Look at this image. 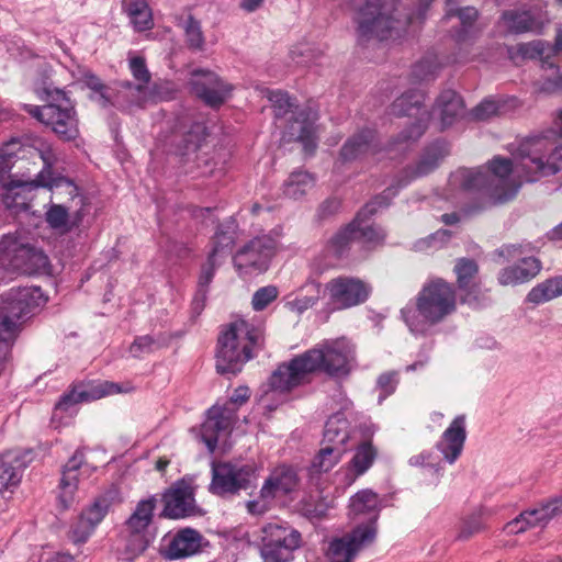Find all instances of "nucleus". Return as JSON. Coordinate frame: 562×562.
Listing matches in <instances>:
<instances>
[{
  "instance_id": "obj_1",
  "label": "nucleus",
  "mask_w": 562,
  "mask_h": 562,
  "mask_svg": "<svg viewBox=\"0 0 562 562\" xmlns=\"http://www.w3.org/2000/svg\"><path fill=\"white\" fill-rule=\"evenodd\" d=\"M538 137H546L553 143L552 149L544 151L543 161H546L555 146H562L559 142L562 137V110L557 112L552 128L528 137L519 144L514 159L495 156L486 166L474 169L460 168L452 172L445 190V199L453 205H459L470 193L483 194L497 203L513 199L522 183L528 182L527 175L532 169V164L524 153L525 145Z\"/></svg>"
},
{
  "instance_id": "obj_2",
  "label": "nucleus",
  "mask_w": 562,
  "mask_h": 562,
  "mask_svg": "<svg viewBox=\"0 0 562 562\" xmlns=\"http://www.w3.org/2000/svg\"><path fill=\"white\" fill-rule=\"evenodd\" d=\"M356 367V346L351 340L346 337L324 339L280 364L270 376V387L283 393L310 382L315 373L341 379Z\"/></svg>"
},
{
  "instance_id": "obj_3",
  "label": "nucleus",
  "mask_w": 562,
  "mask_h": 562,
  "mask_svg": "<svg viewBox=\"0 0 562 562\" xmlns=\"http://www.w3.org/2000/svg\"><path fill=\"white\" fill-rule=\"evenodd\" d=\"M448 154L445 142L438 140L425 149L414 168L404 169L395 184L389 187L381 196L366 204L356 215L353 222L356 240L368 248H374L384 243L386 233L380 226L370 222L378 206H386L387 200L397 194L398 190L408 186L413 180L426 176L436 169L440 160Z\"/></svg>"
},
{
  "instance_id": "obj_4",
  "label": "nucleus",
  "mask_w": 562,
  "mask_h": 562,
  "mask_svg": "<svg viewBox=\"0 0 562 562\" xmlns=\"http://www.w3.org/2000/svg\"><path fill=\"white\" fill-rule=\"evenodd\" d=\"M432 1L419 0L417 11L406 15L403 20L392 15V13L400 11L394 0L367 2L359 8L356 14L359 37L367 41L371 38L379 41L401 38L407 33L408 27H412L415 23H420L426 18V11Z\"/></svg>"
},
{
  "instance_id": "obj_5",
  "label": "nucleus",
  "mask_w": 562,
  "mask_h": 562,
  "mask_svg": "<svg viewBox=\"0 0 562 562\" xmlns=\"http://www.w3.org/2000/svg\"><path fill=\"white\" fill-rule=\"evenodd\" d=\"M457 307L453 286L443 279H432L425 283L415 304H407L401 315L413 334H424L429 327L440 323Z\"/></svg>"
},
{
  "instance_id": "obj_6",
  "label": "nucleus",
  "mask_w": 562,
  "mask_h": 562,
  "mask_svg": "<svg viewBox=\"0 0 562 562\" xmlns=\"http://www.w3.org/2000/svg\"><path fill=\"white\" fill-rule=\"evenodd\" d=\"M47 299L37 286L12 289L0 305V374L7 369L11 341L20 325L36 310L45 305Z\"/></svg>"
},
{
  "instance_id": "obj_7",
  "label": "nucleus",
  "mask_w": 562,
  "mask_h": 562,
  "mask_svg": "<svg viewBox=\"0 0 562 562\" xmlns=\"http://www.w3.org/2000/svg\"><path fill=\"white\" fill-rule=\"evenodd\" d=\"M262 341V329L246 319H237L222 330L216 350V369L222 374H236L254 357Z\"/></svg>"
},
{
  "instance_id": "obj_8",
  "label": "nucleus",
  "mask_w": 562,
  "mask_h": 562,
  "mask_svg": "<svg viewBox=\"0 0 562 562\" xmlns=\"http://www.w3.org/2000/svg\"><path fill=\"white\" fill-rule=\"evenodd\" d=\"M267 98L272 104L276 117L280 119L291 112L289 125L283 134L284 140H297L303 145L306 154H312L317 146L318 126L315 122L318 119L316 109L312 105L296 106L286 92L281 90H268Z\"/></svg>"
},
{
  "instance_id": "obj_9",
  "label": "nucleus",
  "mask_w": 562,
  "mask_h": 562,
  "mask_svg": "<svg viewBox=\"0 0 562 562\" xmlns=\"http://www.w3.org/2000/svg\"><path fill=\"white\" fill-rule=\"evenodd\" d=\"M47 101L43 106L25 105V110L49 126L60 138L71 140L79 135L78 120L67 93L57 88H45L41 94Z\"/></svg>"
},
{
  "instance_id": "obj_10",
  "label": "nucleus",
  "mask_w": 562,
  "mask_h": 562,
  "mask_svg": "<svg viewBox=\"0 0 562 562\" xmlns=\"http://www.w3.org/2000/svg\"><path fill=\"white\" fill-rule=\"evenodd\" d=\"M249 396V389L240 385L233 391L229 400L224 405L216 403L207 411L206 418L200 427L199 436L210 452H214L217 443L228 437L236 418L237 408L246 403Z\"/></svg>"
},
{
  "instance_id": "obj_11",
  "label": "nucleus",
  "mask_w": 562,
  "mask_h": 562,
  "mask_svg": "<svg viewBox=\"0 0 562 562\" xmlns=\"http://www.w3.org/2000/svg\"><path fill=\"white\" fill-rule=\"evenodd\" d=\"M155 507V497L142 499L124 522L120 535L123 559L134 561L148 548L150 542L148 528L154 518Z\"/></svg>"
},
{
  "instance_id": "obj_12",
  "label": "nucleus",
  "mask_w": 562,
  "mask_h": 562,
  "mask_svg": "<svg viewBox=\"0 0 562 562\" xmlns=\"http://www.w3.org/2000/svg\"><path fill=\"white\" fill-rule=\"evenodd\" d=\"M302 544V535L284 522H269L261 529L262 562H290Z\"/></svg>"
},
{
  "instance_id": "obj_13",
  "label": "nucleus",
  "mask_w": 562,
  "mask_h": 562,
  "mask_svg": "<svg viewBox=\"0 0 562 562\" xmlns=\"http://www.w3.org/2000/svg\"><path fill=\"white\" fill-rule=\"evenodd\" d=\"M279 236V233L258 236L241 247L233 257L238 274L246 278L267 271L278 250Z\"/></svg>"
},
{
  "instance_id": "obj_14",
  "label": "nucleus",
  "mask_w": 562,
  "mask_h": 562,
  "mask_svg": "<svg viewBox=\"0 0 562 562\" xmlns=\"http://www.w3.org/2000/svg\"><path fill=\"white\" fill-rule=\"evenodd\" d=\"M236 222L229 217L216 231L213 239V248L209 255L207 261L203 265L199 277V290L193 301L194 311L200 313L206 295V288L213 280L215 269L231 254L236 239Z\"/></svg>"
},
{
  "instance_id": "obj_15",
  "label": "nucleus",
  "mask_w": 562,
  "mask_h": 562,
  "mask_svg": "<svg viewBox=\"0 0 562 562\" xmlns=\"http://www.w3.org/2000/svg\"><path fill=\"white\" fill-rule=\"evenodd\" d=\"M30 147H32L43 161V169L36 175L35 186L47 188L53 195H67L70 200L79 196V188L75 182L63 176H55L53 168L59 160V155L53 146L42 138H33Z\"/></svg>"
},
{
  "instance_id": "obj_16",
  "label": "nucleus",
  "mask_w": 562,
  "mask_h": 562,
  "mask_svg": "<svg viewBox=\"0 0 562 562\" xmlns=\"http://www.w3.org/2000/svg\"><path fill=\"white\" fill-rule=\"evenodd\" d=\"M128 68L136 82L124 81L120 83L115 92V103L122 109L145 106L155 98L149 86L150 72L146 66L145 59L136 55L130 56Z\"/></svg>"
},
{
  "instance_id": "obj_17",
  "label": "nucleus",
  "mask_w": 562,
  "mask_h": 562,
  "mask_svg": "<svg viewBox=\"0 0 562 562\" xmlns=\"http://www.w3.org/2000/svg\"><path fill=\"white\" fill-rule=\"evenodd\" d=\"M508 55L514 61L518 57L522 59L540 58L542 68L547 74L538 83V90L544 93H553L562 89V74H560L559 68L553 63L549 61L552 56L557 55L554 53V44L550 45L540 40L521 43L508 48Z\"/></svg>"
},
{
  "instance_id": "obj_18",
  "label": "nucleus",
  "mask_w": 562,
  "mask_h": 562,
  "mask_svg": "<svg viewBox=\"0 0 562 562\" xmlns=\"http://www.w3.org/2000/svg\"><path fill=\"white\" fill-rule=\"evenodd\" d=\"M535 250L530 244L507 245L501 248L499 255L509 260H516L517 263L504 268L498 273V282L502 285H516L529 281L541 270L540 261L529 256Z\"/></svg>"
},
{
  "instance_id": "obj_19",
  "label": "nucleus",
  "mask_w": 562,
  "mask_h": 562,
  "mask_svg": "<svg viewBox=\"0 0 562 562\" xmlns=\"http://www.w3.org/2000/svg\"><path fill=\"white\" fill-rule=\"evenodd\" d=\"M117 498V492L106 490L93 498L81 510L78 520L70 527L69 538L74 543H86L109 514Z\"/></svg>"
},
{
  "instance_id": "obj_20",
  "label": "nucleus",
  "mask_w": 562,
  "mask_h": 562,
  "mask_svg": "<svg viewBox=\"0 0 562 562\" xmlns=\"http://www.w3.org/2000/svg\"><path fill=\"white\" fill-rule=\"evenodd\" d=\"M424 95L417 91H409L397 98L392 104V113L397 116H417V120L407 131H403L398 139L392 145L394 150L405 149L409 143L417 140L426 130L429 113L422 110ZM390 149V151H392Z\"/></svg>"
},
{
  "instance_id": "obj_21",
  "label": "nucleus",
  "mask_w": 562,
  "mask_h": 562,
  "mask_svg": "<svg viewBox=\"0 0 562 562\" xmlns=\"http://www.w3.org/2000/svg\"><path fill=\"white\" fill-rule=\"evenodd\" d=\"M296 485L297 475L292 468L286 465L276 468L265 481L259 497L247 503L248 512L252 515L265 514L274 498L292 492Z\"/></svg>"
},
{
  "instance_id": "obj_22",
  "label": "nucleus",
  "mask_w": 562,
  "mask_h": 562,
  "mask_svg": "<svg viewBox=\"0 0 562 562\" xmlns=\"http://www.w3.org/2000/svg\"><path fill=\"white\" fill-rule=\"evenodd\" d=\"M130 390V387L123 389L120 384L109 381L77 384L70 392L64 394L55 405L53 418H56L59 413L64 412L72 415L76 413V405L79 403H89L109 395L128 392Z\"/></svg>"
},
{
  "instance_id": "obj_23",
  "label": "nucleus",
  "mask_w": 562,
  "mask_h": 562,
  "mask_svg": "<svg viewBox=\"0 0 562 562\" xmlns=\"http://www.w3.org/2000/svg\"><path fill=\"white\" fill-rule=\"evenodd\" d=\"M255 471L252 464L213 463L210 490L216 495L234 494L245 490L251 483Z\"/></svg>"
},
{
  "instance_id": "obj_24",
  "label": "nucleus",
  "mask_w": 562,
  "mask_h": 562,
  "mask_svg": "<svg viewBox=\"0 0 562 562\" xmlns=\"http://www.w3.org/2000/svg\"><path fill=\"white\" fill-rule=\"evenodd\" d=\"M371 290L370 284L353 277H338L325 285L329 303L336 310H346L364 303Z\"/></svg>"
},
{
  "instance_id": "obj_25",
  "label": "nucleus",
  "mask_w": 562,
  "mask_h": 562,
  "mask_svg": "<svg viewBox=\"0 0 562 562\" xmlns=\"http://www.w3.org/2000/svg\"><path fill=\"white\" fill-rule=\"evenodd\" d=\"M553 143L546 137L531 139L525 145L524 153L528 161L532 164L531 171L527 175V181H537L541 177L557 173L562 169V146H555L549 158L543 161L544 151L552 149Z\"/></svg>"
},
{
  "instance_id": "obj_26",
  "label": "nucleus",
  "mask_w": 562,
  "mask_h": 562,
  "mask_svg": "<svg viewBox=\"0 0 562 562\" xmlns=\"http://www.w3.org/2000/svg\"><path fill=\"white\" fill-rule=\"evenodd\" d=\"M190 86L192 92L210 106L224 103L233 91V86L221 79L215 72L204 69L192 71Z\"/></svg>"
},
{
  "instance_id": "obj_27",
  "label": "nucleus",
  "mask_w": 562,
  "mask_h": 562,
  "mask_svg": "<svg viewBox=\"0 0 562 562\" xmlns=\"http://www.w3.org/2000/svg\"><path fill=\"white\" fill-rule=\"evenodd\" d=\"M29 259L38 270L45 271L49 266L48 257L42 251L29 247L19 235H5L0 240V265L19 267L21 261Z\"/></svg>"
},
{
  "instance_id": "obj_28",
  "label": "nucleus",
  "mask_w": 562,
  "mask_h": 562,
  "mask_svg": "<svg viewBox=\"0 0 562 562\" xmlns=\"http://www.w3.org/2000/svg\"><path fill=\"white\" fill-rule=\"evenodd\" d=\"M561 515L562 498H552L538 507L521 513L505 526V531L515 535L531 528H543L550 520Z\"/></svg>"
},
{
  "instance_id": "obj_29",
  "label": "nucleus",
  "mask_w": 562,
  "mask_h": 562,
  "mask_svg": "<svg viewBox=\"0 0 562 562\" xmlns=\"http://www.w3.org/2000/svg\"><path fill=\"white\" fill-rule=\"evenodd\" d=\"M92 468L83 463V453L77 450L64 467L58 485L57 501L63 509H68L76 501L80 479L88 476Z\"/></svg>"
},
{
  "instance_id": "obj_30",
  "label": "nucleus",
  "mask_w": 562,
  "mask_h": 562,
  "mask_svg": "<svg viewBox=\"0 0 562 562\" xmlns=\"http://www.w3.org/2000/svg\"><path fill=\"white\" fill-rule=\"evenodd\" d=\"M382 507V498L370 488L361 490L352 495L349 499V517L357 524L355 528L370 526L375 536L376 521Z\"/></svg>"
},
{
  "instance_id": "obj_31",
  "label": "nucleus",
  "mask_w": 562,
  "mask_h": 562,
  "mask_svg": "<svg viewBox=\"0 0 562 562\" xmlns=\"http://www.w3.org/2000/svg\"><path fill=\"white\" fill-rule=\"evenodd\" d=\"M373 540L374 532L370 526L353 528L350 533L336 538L329 543L328 559L331 562H351L358 551L372 543Z\"/></svg>"
},
{
  "instance_id": "obj_32",
  "label": "nucleus",
  "mask_w": 562,
  "mask_h": 562,
  "mask_svg": "<svg viewBox=\"0 0 562 562\" xmlns=\"http://www.w3.org/2000/svg\"><path fill=\"white\" fill-rule=\"evenodd\" d=\"M203 536L195 529L182 528L165 538L164 555L169 560L192 557L202 550Z\"/></svg>"
},
{
  "instance_id": "obj_33",
  "label": "nucleus",
  "mask_w": 562,
  "mask_h": 562,
  "mask_svg": "<svg viewBox=\"0 0 562 562\" xmlns=\"http://www.w3.org/2000/svg\"><path fill=\"white\" fill-rule=\"evenodd\" d=\"M465 438V418L460 415L457 416L443 431L436 448L449 464H453L462 453Z\"/></svg>"
},
{
  "instance_id": "obj_34",
  "label": "nucleus",
  "mask_w": 562,
  "mask_h": 562,
  "mask_svg": "<svg viewBox=\"0 0 562 562\" xmlns=\"http://www.w3.org/2000/svg\"><path fill=\"white\" fill-rule=\"evenodd\" d=\"M164 514L168 518H183L194 512V496L192 488L184 483L175 484L164 495Z\"/></svg>"
},
{
  "instance_id": "obj_35",
  "label": "nucleus",
  "mask_w": 562,
  "mask_h": 562,
  "mask_svg": "<svg viewBox=\"0 0 562 562\" xmlns=\"http://www.w3.org/2000/svg\"><path fill=\"white\" fill-rule=\"evenodd\" d=\"M376 453V449L371 442L366 441L359 445L348 467L337 472L338 480L345 486L353 484L359 476L363 475L372 467Z\"/></svg>"
},
{
  "instance_id": "obj_36",
  "label": "nucleus",
  "mask_w": 562,
  "mask_h": 562,
  "mask_svg": "<svg viewBox=\"0 0 562 562\" xmlns=\"http://www.w3.org/2000/svg\"><path fill=\"white\" fill-rule=\"evenodd\" d=\"M36 177L32 180H21L15 177L0 176V184L3 188L2 201L8 209L25 210L29 206V196L32 190L41 188L35 186Z\"/></svg>"
},
{
  "instance_id": "obj_37",
  "label": "nucleus",
  "mask_w": 562,
  "mask_h": 562,
  "mask_svg": "<svg viewBox=\"0 0 562 562\" xmlns=\"http://www.w3.org/2000/svg\"><path fill=\"white\" fill-rule=\"evenodd\" d=\"M379 151L375 142V133L372 130H362L347 139L340 150L342 161H352L369 156H375Z\"/></svg>"
},
{
  "instance_id": "obj_38",
  "label": "nucleus",
  "mask_w": 562,
  "mask_h": 562,
  "mask_svg": "<svg viewBox=\"0 0 562 562\" xmlns=\"http://www.w3.org/2000/svg\"><path fill=\"white\" fill-rule=\"evenodd\" d=\"M502 20L507 31L524 33L539 31L547 21V16L541 10L535 12L507 11L503 14Z\"/></svg>"
},
{
  "instance_id": "obj_39",
  "label": "nucleus",
  "mask_w": 562,
  "mask_h": 562,
  "mask_svg": "<svg viewBox=\"0 0 562 562\" xmlns=\"http://www.w3.org/2000/svg\"><path fill=\"white\" fill-rule=\"evenodd\" d=\"M432 114L439 116L442 127L450 126L464 114V106L460 95L453 90L442 91L436 101Z\"/></svg>"
},
{
  "instance_id": "obj_40",
  "label": "nucleus",
  "mask_w": 562,
  "mask_h": 562,
  "mask_svg": "<svg viewBox=\"0 0 562 562\" xmlns=\"http://www.w3.org/2000/svg\"><path fill=\"white\" fill-rule=\"evenodd\" d=\"M349 439V423L344 413H336L330 416L324 429L322 446H329L331 448H339L340 451H346L345 445Z\"/></svg>"
},
{
  "instance_id": "obj_41",
  "label": "nucleus",
  "mask_w": 562,
  "mask_h": 562,
  "mask_svg": "<svg viewBox=\"0 0 562 562\" xmlns=\"http://www.w3.org/2000/svg\"><path fill=\"white\" fill-rule=\"evenodd\" d=\"M456 0H447L446 3V19L457 15L460 20L461 29L456 34L459 43H465L476 34L474 22L477 18V10L472 7H465L454 10Z\"/></svg>"
},
{
  "instance_id": "obj_42",
  "label": "nucleus",
  "mask_w": 562,
  "mask_h": 562,
  "mask_svg": "<svg viewBox=\"0 0 562 562\" xmlns=\"http://www.w3.org/2000/svg\"><path fill=\"white\" fill-rule=\"evenodd\" d=\"M26 463L16 452H9L0 464V492L19 485Z\"/></svg>"
},
{
  "instance_id": "obj_43",
  "label": "nucleus",
  "mask_w": 562,
  "mask_h": 562,
  "mask_svg": "<svg viewBox=\"0 0 562 562\" xmlns=\"http://www.w3.org/2000/svg\"><path fill=\"white\" fill-rule=\"evenodd\" d=\"M319 295L321 285L314 281L306 282L293 299L288 300L286 306L291 311L302 314L318 302Z\"/></svg>"
},
{
  "instance_id": "obj_44",
  "label": "nucleus",
  "mask_w": 562,
  "mask_h": 562,
  "mask_svg": "<svg viewBox=\"0 0 562 562\" xmlns=\"http://www.w3.org/2000/svg\"><path fill=\"white\" fill-rule=\"evenodd\" d=\"M315 186V178L307 171H293L283 184V193L290 199H301Z\"/></svg>"
},
{
  "instance_id": "obj_45",
  "label": "nucleus",
  "mask_w": 562,
  "mask_h": 562,
  "mask_svg": "<svg viewBox=\"0 0 562 562\" xmlns=\"http://www.w3.org/2000/svg\"><path fill=\"white\" fill-rule=\"evenodd\" d=\"M559 296H562V276L547 279L533 286L527 295V301L542 304Z\"/></svg>"
},
{
  "instance_id": "obj_46",
  "label": "nucleus",
  "mask_w": 562,
  "mask_h": 562,
  "mask_svg": "<svg viewBox=\"0 0 562 562\" xmlns=\"http://www.w3.org/2000/svg\"><path fill=\"white\" fill-rule=\"evenodd\" d=\"M125 7L136 31H146L153 26L151 11L146 0H126Z\"/></svg>"
},
{
  "instance_id": "obj_47",
  "label": "nucleus",
  "mask_w": 562,
  "mask_h": 562,
  "mask_svg": "<svg viewBox=\"0 0 562 562\" xmlns=\"http://www.w3.org/2000/svg\"><path fill=\"white\" fill-rule=\"evenodd\" d=\"M26 145L21 138L14 137L0 147V176L8 177L15 160L25 151Z\"/></svg>"
},
{
  "instance_id": "obj_48",
  "label": "nucleus",
  "mask_w": 562,
  "mask_h": 562,
  "mask_svg": "<svg viewBox=\"0 0 562 562\" xmlns=\"http://www.w3.org/2000/svg\"><path fill=\"white\" fill-rule=\"evenodd\" d=\"M45 220L52 229L60 234H66L74 227L69 210L61 204L50 203L45 212Z\"/></svg>"
},
{
  "instance_id": "obj_49",
  "label": "nucleus",
  "mask_w": 562,
  "mask_h": 562,
  "mask_svg": "<svg viewBox=\"0 0 562 562\" xmlns=\"http://www.w3.org/2000/svg\"><path fill=\"white\" fill-rule=\"evenodd\" d=\"M178 25L182 29L188 45L193 49H202L204 36L200 22L188 12L178 19Z\"/></svg>"
},
{
  "instance_id": "obj_50",
  "label": "nucleus",
  "mask_w": 562,
  "mask_h": 562,
  "mask_svg": "<svg viewBox=\"0 0 562 562\" xmlns=\"http://www.w3.org/2000/svg\"><path fill=\"white\" fill-rule=\"evenodd\" d=\"M356 240V233L353 222L339 229L329 240L327 245L328 251L335 256L340 257L349 248L350 244Z\"/></svg>"
},
{
  "instance_id": "obj_51",
  "label": "nucleus",
  "mask_w": 562,
  "mask_h": 562,
  "mask_svg": "<svg viewBox=\"0 0 562 562\" xmlns=\"http://www.w3.org/2000/svg\"><path fill=\"white\" fill-rule=\"evenodd\" d=\"M342 454L344 451H340L339 448L322 446L318 453L313 459L312 469L317 472H328L339 462Z\"/></svg>"
},
{
  "instance_id": "obj_52",
  "label": "nucleus",
  "mask_w": 562,
  "mask_h": 562,
  "mask_svg": "<svg viewBox=\"0 0 562 562\" xmlns=\"http://www.w3.org/2000/svg\"><path fill=\"white\" fill-rule=\"evenodd\" d=\"M85 82L88 88L93 91L91 99L98 102L102 106H106L109 104L117 106L115 103V94L111 93L112 89L104 87L100 79L92 75H86Z\"/></svg>"
},
{
  "instance_id": "obj_53",
  "label": "nucleus",
  "mask_w": 562,
  "mask_h": 562,
  "mask_svg": "<svg viewBox=\"0 0 562 562\" xmlns=\"http://www.w3.org/2000/svg\"><path fill=\"white\" fill-rule=\"evenodd\" d=\"M323 56V49L313 43H301L291 49V57L297 65L310 66Z\"/></svg>"
},
{
  "instance_id": "obj_54",
  "label": "nucleus",
  "mask_w": 562,
  "mask_h": 562,
  "mask_svg": "<svg viewBox=\"0 0 562 562\" xmlns=\"http://www.w3.org/2000/svg\"><path fill=\"white\" fill-rule=\"evenodd\" d=\"M440 65L436 56H427L418 61L412 70V77L416 82L432 80L438 74Z\"/></svg>"
},
{
  "instance_id": "obj_55",
  "label": "nucleus",
  "mask_w": 562,
  "mask_h": 562,
  "mask_svg": "<svg viewBox=\"0 0 562 562\" xmlns=\"http://www.w3.org/2000/svg\"><path fill=\"white\" fill-rule=\"evenodd\" d=\"M458 284L461 290L471 285L472 278L477 273V265L472 259L461 258L454 266Z\"/></svg>"
},
{
  "instance_id": "obj_56",
  "label": "nucleus",
  "mask_w": 562,
  "mask_h": 562,
  "mask_svg": "<svg viewBox=\"0 0 562 562\" xmlns=\"http://www.w3.org/2000/svg\"><path fill=\"white\" fill-rule=\"evenodd\" d=\"M408 463L412 467H420L432 470L437 475V479H439L442 474L441 461L439 457L430 450H425L411 457Z\"/></svg>"
},
{
  "instance_id": "obj_57",
  "label": "nucleus",
  "mask_w": 562,
  "mask_h": 562,
  "mask_svg": "<svg viewBox=\"0 0 562 562\" xmlns=\"http://www.w3.org/2000/svg\"><path fill=\"white\" fill-rule=\"evenodd\" d=\"M485 515V510L479 509L471 514L468 518H465L460 527L458 538L459 539H468L472 535L479 532L484 527L483 517Z\"/></svg>"
},
{
  "instance_id": "obj_58",
  "label": "nucleus",
  "mask_w": 562,
  "mask_h": 562,
  "mask_svg": "<svg viewBox=\"0 0 562 562\" xmlns=\"http://www.w3.org/2000/svg\"><path fill=\"white\" fill-rule=\"evenodd\" d=\"M463 291V302L473 308L485 307L491 303L487 291L476 284L470 285Z\"/></svg>"
},
{
  "instance_id": "obj_59",
  "label": "nucleus",
  "mask_w": 562,
  "mask_h": 562,
  "mask_svg": "<svg viewBox=\"0 0 562 562\" xmlns=\"http://www.w3.org/2000/svg\"><path fill=\"white\" fill-rule=\"evenodd\" d=\"M278 289L274 285H267L257 290L251 300L255 311L265 310L271 302L278 297Z\"/></svg>"
},
{
  "instance_id": "obj_60",
  "label": "nucleus",
  "mask_w": 562,
  "mask_h": 562,
  "mask_svg": "<svg viewBox=\"0 0 562 562\" xmlns=\"http://www.w3.org/2000/svg\"><path fill=\"white\" fill-rule=\"evenodd\" d=\"M159 347V342L151 336L145 335L137 337L130 347V353L135 358H140L146 353L153 352Z\"/></svg>"
},
{
  "instance_id": "obj_61",
  "label": "nucleus",
  "mask_w": 562,
  "mask_h": 562,
  "mask_svg": "<svg viewBox=\"0 0 562 562\" xmlns=\"http://www.w3.org/2000/svg\"><path fill=\"white\" fill-rule=\"evenodd\" d=\"M398 383L397 372H385L378 379V389L380 394L378 402L382 403L389 395L394 393Z\"/></svg>"
},
{
  "instance_id": "obj_62",
  "label": "nucleus",
  "mask_w": 562,
  "mask_h": 562,
  "mask_svg": "<svg viewBox=\"0 0 562 562\" xmlns=\"http://www.w3.org/2000/svg\"><path fill=\"white\" fill-rule=\"evenodd\" d=\"M203 133L204 127L201 124H194L192 131L188 133L183 148H180L178 154L187 155L191 151H195L201 146Z\"/></svg>"
},
{
  "instance_id": "obj_63",
  "label": "nucleus",
  "mask_w": 562,
  "mask_h": 562,
  "mask_svg": "<svg viewBox=\"0 0 562 562\" xmlns=\"http://www.w3.org/2000/svg\"><path fill=\"white\" fill-rule=\"evenodd\" d=\"M499 111L501 108L497 101L485 99L473 109L472 115L474 119L483 121L498 114Z\"/></svg>"
},
{
  "instance_id": "obj_64",
  "label": "nucleus",
  "mask_w": 562,
  "mask_h": 562,
  "mask_svg": "<svg viewBox=\"0 0 562 562\" xmlns=\"http://www.w3.org/2000/svg\"><path fill=\"white\" fill-rule=\"evenodd\" d=\"M429 362L428 353L422 352L417 359L405 368L406 372H419L423 371Z\"/></svg>"
}]
</instances>
